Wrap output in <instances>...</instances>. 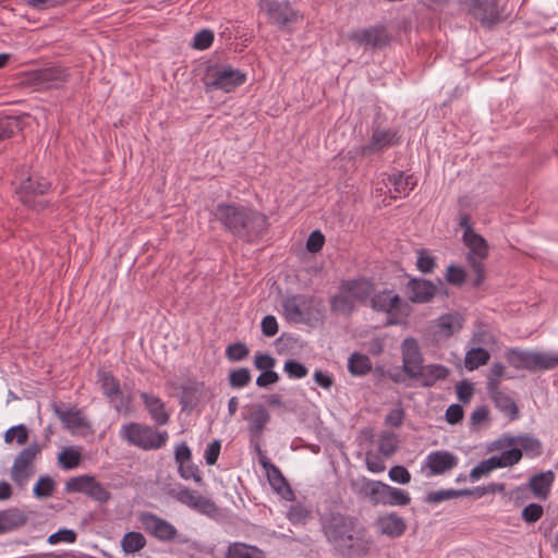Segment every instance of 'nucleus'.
Wrapping results in <instances>:
<instances>
[{"mask_svg":"<svg viewBox=\"0 0 558 558\" xmlns=\"http://www.w3.org/2000/svg\"><path fill=\"white\" fill-rule=\"evenodd\" d=\"M39 452V446L32 444L16 456L11 469V478L17 486L23 487L35 474L34 461Z\"/></svg>","mask_w":558,"mask_h":558,"instance_id":"obj_9","label":"nucleus"},{"mask_svg":"<svg viewBox=\"0 0 558 558\" xmlns=\"http://www.w3.org/2000/svg\"><path fill=\"white\" fill-rule=\"evenodd\" d=\"M506 356L509 364L515 368L537 371L550 369L558 365V353L510 350Z\"/></svg>","mask_w":558,"mask_h":558,"instance_id":"obj_6","label":"nucleus"},{"mask_svg":"<svg viewBox=\"0 0 558 558\" xmlns=\"http://www.w3.org/2000/svg\"><path fill=\"white\" fill-rule=\"evenodd\" d=\"M174 497L181 504L186 505L187 507L207 515H213L218 510L216 504L209 498L202 496L197 492L191 490L186 487L181 488L178 493H175Z\"/></svg>","mask_w":558,"mask_h":558,"instance_id":"obj_17","label":"nucleus"},{"mask_svg":"<svg viewBox=\"0 0 558 558\" xmlns=\"http://www.w3.org/2000/svg\"><path fill=\"white\" fill-rule=\"evenodd\" d=\"M450 371L440 364L423 365L412 380L420 383L423 387H433L437 381L448 377Z\"/></svg>","mask_w":558,"mask_h":558,"instance_id":"obj_20","label":"nucleus"},{"mask_svg":"<svg viewBox=\"0 0 558 558\" xmlns=\"http://www.w3.org/2000/svg\"><path fill=\"white\" fill-rule=\"evenodd\" d=\"M214 218L234 236L254 242L267 229V218L263 214L236 204L221 203L213 210Z\"/></svg>","mask_w":558,"mask_h":558,"instance_id":"obj_2","label":"nucleus"},{"mask_svg":"<svg viewBox=\"0 0 558 558\" xmlns=\"http://www.w3.org/2000/svg\"><path fill=\"white\" fill-rule=\"evenodd\" d=\"M121 436L131 445L144 450H155L165 446L168 440L167 432H158L151 426L130 423L122 427Z\"/></svg>","mask_w":558,"mask_h":558,"instance_id":"obj_4","label":"nucleus"},{"mask_svg":"<svg viewBox=\"0 0 558 558\" xmlns=\"http://www.w3.org/2000/svg\"><path fill=\"white\" fill-rule=\"evenodd\" d=\"M463 242L469 248L466 260L472 271L475 274L474 287H480L485 280L484 260L488 256V244L486 240L475 231L463 233Z\"/></svg>","mask_w":558,"mask_h":558,"instance_id":"obj_5","label":"nucleus"},{"mask_svg":"<svg viewBox=\"0 0 558 558\" xmlns=\"http://www.w3.org/2000/svg\"><path fill=\"white\" fill-rule=\"evenodd\" d=\"M465 271L461 267L450 265L447 268L446 280L456 286H461L465 281Z\"/></svg>","mask_w":558,"mask_h":558,"instance_id":"obj_57","label":"nucleus"},{"mask_svg":"<svg viewBox=\"0 0 558 558\" xmlns=\"http://www.w3.org/2000/svg\"><path fill=\"white\" fill-rule=\"evenodd\" d=\"M435 292L436 287L427 280L413 279L408 284L409 299L415 303L428 302Z\"/></svg>","mask_w":558,"mask_h":558,"instance_id":"obj_22","label":"nucleus"},{"mask_svg":"<svg viewBox=\"0 0 558 558\" xmlns=\"http://www.w3.org/2000/svg\"><path fill=\"white\" fill-rule=\"evenodd\" d=\"M27 438L28 432L24 425L11 427L4 434L5 442H12L14 439H16L19 445H23L27 441Z\"/></svg>","mask_w":558,"mask_h":558,"instance_id":"obj_51","label":"nucleus"},{"mask_svg":"<svg viewBox=\"0 0 558 558\" xmlns=\"http://www.w3.org/2000/svg\"><path fill=\"white\" fill-rule=\"evenodd\" d=\"M349 39L373 47H379L386 43L384 32L376 27L355 31L349 35Z\"/></svg>","mask_w":558,"mask_h":558,"instance_id":"obj_29","label":"nucleus"},{"mask_svg":"<svg viewBox=\"0 0 558 558\" xmlns=\"http://www.w3.org/2000/svg\"><path fill=\"white\" fill-rule=\"evenodd\" d=\"M251 381V373L246 367L238 368L229 374V383L233 388H242Z\"/></svg>","mask_w":558,"mask_h":558,"instance_id":"obj_45","label":"nucleus"},{"mask_svg":"<svg viewBox=\"0 0 558 558\" xmlns=\"http://www.w3.org/2000/svg\"><path fill=\"white\" fill-rule=\"evenodd\" d=\"M279 380V375L272 369L263 372L256 379V385L258 387L265 388L272 384H276Z\"/></svg>","mask_w":558,"mask_h":558,"instance_id":"obj_63","label":"nucleus"},{"mask_svg":"<svg viewBox=\"0 0 558 558\" xmlns=\"http://www.w3.org/2000/svg\"><path fill=\"white\" fill-rule=\"evenodd\" d=\"M310 510L302 504L291 506L288 518L292 523H301L307 519Z\"/></svg>","mask_w":558,"mask_h":558,"instance_id":"obj_55","label":"nucleus"},{"mask_svg":"<svg viewBox=\"0 0 558 558\" xmlns=\"http://www.w3.org/2000/svg\"><path fill=\"white\" fill-rule=\"evenodd\" d=\"M348 368L353 375H365L372 368L371 360L367 355L353 353L348 363Z\"/></svg>","mask_w":558,"mask_h":558,"instance_id":"obj_37","label":"nucleus"},{"mask_svg":"<svg viewBox=\"0 0 558 558\" xmlns=\"http://www.w3.org/2000/svg\"><path fill=\"white\" fill-rule=\"evenodd\" d=\"M141 398L150 415L158 425H166L169 422V414L165 409V403L156 396L142 392Z\"/></svg>","mask_w":558,"mask_h":558,"instance_id":"obj_25","label":"nucleus"},{"mask_svg":"<svg viewBox=\"0 0 558 558\" xmlns=\"http://www.w3.org/2000/svg\"><path fill=\"white\" fill-rule=\"evenodd\" d=\"M140 521L148 534L161 542L173 541L178 535L174 525L151 512H142Z\"/></svg>","mask_w":558,"mask_h":558,"instance_id":"obj_13","label":"nucleus"},{"mask_svg":"<svg viewBox=\"0 0 558 558\" xmlns=\"http://www.w3.org/2000/svg\"><path fill=\"white\" fill-rule=\"evenodd\" d=\"M22 130V122L17 117L0 119V141L12 137Z\"/></svg>","mask_w":558,"mask_h":558,"instance_id":"obj_40","label":"nucleus"},{"mask_svg":"<svg viewBox=\"0 0 558 558\" xmlns=\"http://www.w3.org/2000/svg\"><path fill=\"white\" fill-rule=\"evenodd\" d=\"M81 456L73 449H64L59 454V463L63 469L71 470L78 465Z\"/></svg>","mask_w":558,"mask_h":558,"instance_id":"obj_49","label":"nucleus"},{"mask_svg":"<svg viewBox=\"0 0 558 558\" xmlns=\"http://www.w3.org/2000/svg\"><path fill=\"white\" fill-rule=\"evenodd\" d=\"M554 481L555 474L553 471L542 472L530 478L529 487L536 498L546 500Z\"/></svg>","mask_w":558,"mask_h":558,"instance_id":"obj_23","label":"nucleus"},{"mask_svg":"<svg viewBox=\"0 0 558 558\" xmlns=\"http://www.w3.org/2000/svg\"><path fill=\"white\" fill-rule=\"evenodd\" d=\"M283 369L291 378H303L307 375V368L295 360H288Z\"/></svg>","mask_w":558,"mask_h":558,"instance_id":"obj_53","label":"nucleus"},{"mask_svg":"<svg viewBox=\"0 0 558 558\" xmlns=\"http://www.w3.org/2000/svg\"><path fill=\"white\" fill-rule=\"evenodd\" d=\"M27 519L16 508L0 511V534L14 531L26 523Z\"/></svg>","mask_w":558,"mask_h":558,"instance_id":"obj_28","label":"nucleus"},{"mask_svg":"<svg viewBox=\"0 0 558 558\" xmlns=\"http://www.w3.org/2000/svg\"><path fill=\"white\" fill-rule=\"evenodd\" d=\"M226 558H265L263 550L243 543L230 544Z\"/></svg>","mask_w":558,"mask_h":558,"instance_id":"obj_32","label":"nucleus"},{"mask_svg":"<svg viewBox=\"0 0 558 558\" xmlns=\"http://www.w3.org/2000/svg\"><path fill=\"white\" fill-rule=\"evenodd\" d=\"M220 448L221 445L219 440H214L207 446V449L205 451V460L207 464L214 465L217 462L220 453Z\"/></svg>","mask_w":558,"mask_h":558,"instance_id":"obj_61","label":"nucleus"},{"mask_svg":"<svg viewBox=\"0 0 558 558\" xmlns=\"http://www.w3.org/2000/svg\"><path fill=\"white\" fill-rule=\"evenodd\" d=\"M494 457L500 463V468H507L517 464L522 459V451L519 448H512Z\"/></svg>","mask_w":558,"mask_h":558,"instance_id":"obj_43","label":"nucleus"},{"mask_svg":"<svg viewBox=\"0 0 558 558\" xmlns=\"http://www.w3.org/2000/svg\"><path fill=\"white\" fill-rule=\"evenodd\" d=\"M245 420L248 422L250 430L255 435H260L269 422L270 415L264 405L254 404L250 407V412Z\"/></svg>","mask_w":558,"mask_h":558,"instance_id":"obj_27","label":"nucleus"},{"mask_svg":"<svg viewBox=\"0 0 558 558\" xmlns=\"http://www.w3.org/2000/svg\"><path fill=\"white\" fill-rule=\"evenodd\" d=\"M374 292V284L367 279H353L342 281L339 291L330 299L332 313L350 316L356 304H364Z\"/></svg>","mask_w":558,"mask_h":558,"instance_id":"obj_3","label":"nucleus"},{"mask_svg":"<svg viewBox=\"0 0 558 558\" xmlns=\"http://www.w3.org/2000/svg\"><path fill=\"white\" fill-rule=\"evenodd\" d=\"M259 8L269 19L280 28H288L296 23L300 14L293 10L289 2H278L275 0H259Z\"/></svg>","mask_w":558,"mask_h":558,"instance_id":"obj_11","label":"nucleus"},{"mask_svg":"<svg viewBox=\"0 0 558 558\" xmlns=\"http://www.w3.org/2000/svg\"><path fill=\"white\" fill-rule=\"evenodd\" d=\"M65 490L69 493H82L100 504L111 499V494L107 487L90 475H80L70 478L65 483Z\"/></svg>","mask_w":558,"mask_h":558,"instance_id":"obj_8","label":"nucleus"},{"mask_svg":"<svg viewBox=\"0 0 558 558\" xmlns=\"http://www.w3.org/2000/svg\"><path fill=\"white\" fill-rule=\"evenodd\" d=\"M397 447L398 437L395 433L385 430L379 435L378 448L384 456L390 457L397 450Z\"/></svg>","mask_w":558,"mask_h":558,"instance_id":"obj_41","label":"nucleus"},{"mask_svg":"<svg viewBox=\"0 0 558 558\" xmlns=\"http://www.w3.org/2000/svg\"><path fill=\"white\" fill-rule=\"evenodd\" d=\"M276 364V360L269 354L258 353L255 355L254 365L257 369L263 372L272 369Z\"/></svg>","mask_w":558,"mask_h":558,"instance_id":"obj_60","label":"nucleus"},{"mask_svg":"<svg viewBox=\"0 0 558 558\" xmlns=\"http://www.w3.org/2000/svg\"><path fill=\"white\" fill-rule=\"evenodd\" d=\"M146 546V538L140 532H128L121 539V547L125 554H135Z\"/></svg>","mask_w":558,"mask_h":558,"instance_id":"obj_35","label":"nucleus"},{"mask_svg":"<svg viewBox=\"0 0 558 558\" xmlns=\"http://www.w3.org/2000/svg\"><path fill=\"white\" fill-rule=\"evenodd\" d=\"M76 538H77V534H76V532L74 530L61 529L58 532L51 534L48 537L47 542L50 545H56V544H59V543L73 544V543H75Z\"/></svg>","mask_w":558,"mask_h":558,"instance_id":"obj_46","label":"nucleus"},{"mask_svg":"<svg viewBox=\"0 0 558 558\" xmlns=\"http://www.w3.org/2000/svg\"><path fill=\"white\" fill-rule=\"evenodd\" d=\"M204 82L208 87L231 92L245 82V75L228 65L209 66Z\"/></svg>","mask_w":558,"mask_h":558,"instance_id":"obj_7","label":"nucleus"},{"mask_svg":"<svg viewBox=\"0 0 558 558\" xmlns=\"http://www.w3.org/2000/svg\"><path fill=\"white\" fill-rule=\"evenodd\" d=\"M458 465V457L446 450L430 452L425 460L423 470L428 469V476L444 474Z\"/></svg>","mask_w":558,"mask_h":558,"instance_id":"obj_18","label":"nucleus"},{"mask_svg":"<svg viewBox=\"0 0 558 558\" xmlns=\"http://www.w3.org/2000/svg\"><path fill=\"white\" fill-rule=\"evenodd\" d=\"M66 77L68 74L64 69L52 66L26 73L23 83L40 90L57 88L66 81Z\"/></svg>","mask_w":558,"mask_h":558,"instance_id":"obj_10","label":"nucleus"},{"mask_svg":"<svg viewBox=\"0 0 558 558\" xmlns=\"http://www.w3.org/2000/svg\"><path fill=\"white\" fill-rule=\"evenodd\" d=\"M325 243V238L320 231H313L306 242V247L310 252L316 253L322 250Z\"/></svg>","mask_w":558,"mask_h":558,"instance_id":"obj_59","label":"nucleus"},{"mask_svg":"<svg viewBox=\"0 0 558 558\" xmlns=\"http://www.w3.org/2000/svg\"><path fill=\"white\" fill-rule=\"evenodd\" d=\"M214 40V34L211 31L203 29L198 32L194 37L193 47L199 50L207 49L210 47Z\"/></svg>","mask_w":558,"mask_h":558,"instance_id":"obj_56","label":"nucleus"},{"mask_svg":"<svg viewBox=\"0 0 558 558\" xmlns=\"http://www.w3.org/2000/svg\"><path fill=\"white\" fill-rule=\"evenodd\" d=\"M323 527L328 542L342 555L362 557L368 554L372 543L357 519L332 513L325 520Z\"/></svg>","mask_w":558,"mask_h":558,"instance_id":"obj_1","label":"nucleus"},{"mask_svg":"<svg viewBox=\"0 0 558 558\" xmlns=\"http://www.w3.org/2000/svg\"><path fill=\"white\" fill-rule=\"evenodd\" d=\"M266 474L271 487L284 499H291L293 493L281 471L275 465L270 466V470L266 472Z\"/></svg>","mask_w":558,"mask_h":558,"instance_id":"obj_31","label":"nucleus"},{"mask_svg":"<svg viewBox=\"0 0 558 558\" xmlns=\"http://www.w3.org/2000/svg\"><path fill=\"white\" fill-rule=\"evenodd\" d=\"M377 527L381 534L399 537L404 533L407 524L403 518L396 513H389L378 518Z\"/></svg>","mask_w":558,"mask_h":558,"instance_id":"obj_24","label":"nucleus"},{"mask_svg":"<svg viewBox=\"0 0 558 558\" xmlns=\"http://www.w3.org/2000/svg\"><path fill=\"white\" fill-rule=\"evenodd\" d=\"M368 300L374 311L387 314L398 313L402 303L400 296L390 290L373 293Z\"/></svg>","mask_w":558,"mask_h":558,"instance_id":"obj_19","label":"nucleus"},{"mask_svg":"<svg viewBox=\"0 0 558 558\" xmlns=\"http://www.w3.org/2000/svg\"><path fill=\"white\" fill-rule=\"evenodd\" d=\"M506 369L500 363L493 364L487 377V391L498 389L501 379L505 377Z\"/></svg>","mask_w":558,"mask_h":558,"instance_id":"obj_44","label":"nucleus"},{"mask_svg":"<svg viewBox=\"0 0 558 558\" xmlns=\"http://www.w3.org/2000/svg\"><path fill=\"white\" fill-rule=\"evenodd\" d=\"M282 307L286 318L291 323H303L311 316V300L305 295L287 298Z\"/></svg>","mask_w":558,"mask_h":558,"instance_id":"obj_16","label":"nucleus"},{"mask_svg":"<svg viewBox=\"0 0 558 558\" xmlns=\"http://www.w3.org/2000/svg\"><path fill=\"white\" fill-rule=\"evenodd\" d=\"M250 351L247 347L242 342H236L228 345L226 355L229 361L238 362L247 357Z\"/></svg>","mask_w":558,"mask_h":558,"instance_id":"obj_50","label":"nucleus"},{"mask_svg":"<svg viewBox=\"0 0 558 558\" xmlns=\"http://www.w3.org/2000/svg\"><path fill=\"white\" fill-rule=\"evenodd\" d=\"M99 381L104 393L111 400L114 401L116 397L120 396L119 381L108 372L99 373Z\"/></svg>","mask_w":558,"mask_h":558,"instance_id":"obj_38","label":"nucleus"},{"mask_svg":"<svg viewBox=\"0 0 558 558\" xmlns=\"http://www.w3.org/2000/svg\"><path fill=\"white\" fill-rule=\"evenodd\" d=\"M518 442L520 444L522 449H524L525 451H532V452H535L536 454L541 453L542 445H541L539 440H537L533 437H529V436L521 437V438H519Z\"/></svg>","mask_w":558,"mask_h":558,"instance_id":"obj_64","label":"nucleus"},{"mask_svg":"<svg viewBox=\"0 0 558 558\" xmlns=\"http://www.w3.org/2000/svg\"><path fill=\"white\" fill-rule=\"evenodd\" d=\"M376 481H371L366 477H357L351 481L352 489L362 497L368 498L372 501V490L375 489Z\"/></svg>","mask_w":558,"mask_h":558,"instance_id":"obj_42","label":"nucleus"},{"mask_svg":"<svg viewBox=\"0 0 558 558\" xmlns=\"http://www.w3.org/2000/svg\"><path fill=\"white\" fill-rule=\"evenodd\" d=\"M490 354L483 348H474L466 352L464 365L469 371H473L489 361Z\"/></svg>","mask_w":558,"mask_h":558,"instance_id":"obj_36","label":"nucleus"},{"mask_svg":"<svg viewBox=\"0 0 558 558\" xmlns=\"http://www.w3.org/2000/svg\"><path fill=\"white\" fill-rule=\"evenodd\" d=\"M389 477L391 481L400 484H408L411 481L410 472L402 465L392 466L389 470Z\"/></svg>","mask_w":558,"mask_h":558,"instance_id":"obj_58","label":"nucleus"},{"mask_svg":"<svg viewBox=\"0 0 558 558\" xmlns=\"http://www.w3.org/2000/svg\"><path fill=\"white\" fill-rule=\"evenodd\" d=\"M388 181L393 186L390 193L395 198L407 195L416 184L412 175H404L402 172L390 175Z\"/></svg>","mask_w":558,"mask_h":558,"instance_id":"obj_30","label":"nucleus"},{"mask_svg":"<svg viewBox=\"0 0 558 558\" xmlns=\"http://www.w3.org/2000/svg\"><path fill=\"white\" fill-rule=\"evenodd\" d=\"M488 395L494 401L495 405L510 420H515L519 416V408L517 407L513 398L502 391L500 388L489 390Z\"/></svg>","mask_w":558,"mask_h":558,"instance_id":"obj_26","label":"nucleus"},{"mask_svg":"<svg viewBox=\"0 0 558 558\" xmlns=\"http://www.w3.org/2000/svg\"><path fill=\"white\" fill-rule=\"evenodd\" d=\"M402 366L412 379L424 365V356L416 339L405 338L401 343Z\"/></svg>","mask_w":558,"mask_h":558,"instance_id":"obj_15","label":"nucleus"},{"mask_svg":"<svg viewBox=\"0 0 558 558\" xmlns=\"http://www.w3.org/2000/svg\"><path fill=\"white\" fill-rule=\"evenodd\" d=\"M372 504L385 506H407L411 502L410 495L396 487L376 481L375 489L372 490Z\"/></svg>","mask_w":558,"mask_h":558,"instance_id":"obj_14","label":"nucleus"},{"mask_svg":"<svg viewBox=\"0 0 558 558\" xmlns=\"http://www.w3.org/2000/svg\"><path fill=\"white\" fill-rule=\"evenodd\" d=\"M56 415L61 420L68 429H81L87 426L85 420L77 411H64L53 404Z\"/></svg>","mask_w":558,"mask_h":558,"instance_id":"obj_34","label":"nucleus"},{"mask_svg":"<svg viewBox=\"0 0 558 558\" xmlns=\"http://www.w3.org/2000/svg\"><path fill=\"white\" fill-rule=\"evenodd\" d=\"M544 513V509L538 504H530L523 508L521 517L526 523H535L537 522Z\"/></svg>","mask_w":558,"mask_h":558,"instance_id":"obj_52","label":"nucleus"},{"mask_svg":"<svg viewBox=\"0 0 558 558\" xmlns=\"http://www.w3.org/2000/svg\"><path fill=\"white\" fill-rule=\"evenodd\" d=\"M397 133L391 130L375 128L369 145L363 147V154H372L397 143Z\"/></svg>","mask_w":558,"mask_h":558,"instance_id":"obj_21","label":"nucleus"},{"mask_svg":"<svg viewBox=\"0 0 558 558\" xmlns=\"http://www.w3.org/2000/svg\"><path fill=\"white\" fill-rule=\"evenodd\" d=\"M262 331L266 337H274L278 332V323L277 319L267 315L262 320Z\"/></svg>","mask_w":558,"mask_h":558,"instance_id":"obj_62","label":"nucleus"},{"mask_svg":"<svg viewBox=\"0 0 558 558\" xmlns=\"http://www.w3.org/2000/svg\"><path fill=\"white\" fill-rule=\"evenodd\" d=\"M179 473L184 480H194L196 483L202 482V476L198 473L196 465L190 462H183L179 464Z\"/></svg>","mask_w":558,"mask_h":558,"instance_id":"obj_54","label":"nucleus"},{"mask_svg":"<svg viewBox=\"0 0 558 558\" xmlns=\"http://www.w3.org/2000/svg\"><path fill=\"white\" fill-rule=\"evenodd\" d=\"M436 266L435 258L426 250L417 251L416 267L424 274H429Z\"/></svg>","mask_w":558,"mask_h":558,"instance_id":"obj_48","label":"nucleus"},{"mask_svg":"<svg viewBox=\"0 0 558 558\" xmlns=\"http://www.w3.org/2000/svg\"><path fill=\"white\" fill-rule=\"evenodd\" d=\"M463 322V317L458 313L446 314L439 317L437 327L439 332L449 337L462 328Z\"/></svg>","mask_w":558,"mask_h":558,"instance_id":"obj_33","label":"nucleus"},{"mask_svg":"<svg viewBox=\"0 0 558 558\" xmlns=\"http://www.w3.org/2000/svg\"><path fill=\"white\" fill-rule=\"evenodd\" d=\"M54 482L48 476H43L38 480L34 487V494L38 498H47L53 494Z\"/></svg>","mask_w":558,"mask_h":558,"instance_id":"obj_47","label":"nucleus"},{"mask_svg":"<svg viewBox=\"0 0 558 558\" xmlns=\"http://www.w3.org/2000/svg\"><path fill=\"white\" fill-rule=\"evenodd\" d=\"M466 495H470V490H468V489H461V490L441 489V490L428 493L425 497V501L427 504H438V502H441L445 500H449V499H453V498H458V497L466 496Z\"/></svg>","mask_w":558,"mask_h":558,"instance_id":"obj_39","label":"nucleus"},{"mask_svg":"<svg viewBox=\"0 0 558 558\" xmlns=\"http://www.w3.org/2000/svg\"><path fill=\"white\" fill-rule=\"evenodd\" d=\"M49 187L50 183L46 179L29 177L21 183L16 193L24 205L39 210L44 208V202L36 197L45 194Z\"/></svg>","mask_w":558,"mask_h":558,"instance_id":"obj_12","label":"nucleus"}]
</instances>
